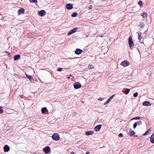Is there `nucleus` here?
<instances>
[{"instance_id": "f257e3e1", "label": "nucleus", "mask_w": 154, "mask_h": 154, "mask_svg": "<svg viewBox=\"0 0 154 154\" xmlns=\"http://www.w3.org/2000/svg\"><path fill=\"white\" fill-rule=\"evenodd\" d=\"M128 43L130 48L131 50H132L134 48V43L131 36H130L129 38Z\"/></svg>"}, {"instance_id": "f03ea898", "label": "nucleus", "mask_w": 154, "mask_h": 154, "mask_svg": "<svg viewBox=\"0 0 154 154\" xmlns=\"http://www.w3.org/2000/svg\"><path fill=\"white\" fill-rule=\"evenodd\" d=\"M52 138L54 140L58 141L60 139L59 135L57 133H54L52 136Z\"/></svg>"}, {"instance_id": "7ed1b4c3", "label": "nucleus", "mask_w": 154, "mask_h": 154, "mask_svg": "<svg viewBox=\"0 0 154 154\" xmlns=\"http://www.w3.org/2000/svg\"><path fill=\"white\" fill-rule=\"evenodd\" d=\"M50 150L51 149L49 146H47L43 149V151L45 154H48Z\"/></svg>"}, {"instance_id": "20e7f679", "label": "nucleus", "mask_w": 154, "mask_h": 154, "mask_svg": "<svg viewBox=\"0 0 154 154\" xmlns=\"http://www.w3.org/2000/svg\"><path fill=\"white\" fill-rule=\"evenodd\" d=\"M78 30V28L75 27L72 30H71L70 32H69L67 34V35H70L71 34H72L74 33H75Z\"/></svg>"}, {"instance_id": "39448f33", "label": "nucleus", "mask_w": 154, "mask_h": 154, "mask_svg": "<svg viewBox=\"0 0 154 154\" xmlns=\"http://www.w3.org/2000/svg\"><path fill=\"white\" fill-rule=\"evenodd\" d=\"M130 64V63L128 61L126 60H124L122 61L121 63V65L124 67H125L128 66Z\"/></svg>"}, {"instance_id": "423d86ee", "label": "nucleus", "mask_w": 154, "mask_h": 154, "mask_svg": "<svg viewBox=\"0 0 154 154\" xmlns=\"http://www.w3.org/2000/svg\"><path fill=\"white\" fill-rule=\"evenodd\" d=\"M24 9L23 8H20L18 11V14L19 15L24 14Z\"/></svg>"}, {"instance_id": "0eeeda50", "label": "nucleus", "mask_w": 154, "mask_h": 154, "mask_svg": "<svg viewBox=\"0 0 154 154\" xmlns=\"http://www.w3.org/2000/svg\"><path fill=\"white\" fill-rule=\"evenodd\" d=\"M66 8L68 10H70L73 8V5L72 4L68 3L66 5Z\"/></svg>"}, {"instance_id": "6e6552de", "label": "nucleus", "mask_w": 154, "mask_h": 154, "mask_svg": "<svg viewBox=\"0 0 154 154\" xmlns=\"http://www.w3.org/2000/svg\"><path fill=\"white\" fill-rule=\"evenodd\" d=\"M102 127L101 125H97L94 127V130L96 131H99L101 129Z\"/></svg>"}, {"instance_id": "1a4fd4ad", "label": "nucleus", "mask_w": 154, "mask_h": 154, "mask_svg": "<svg viewBox=\"0 0 154 154\" xmlns=\"http://www.w3.org/2000/svg\"><path fill=\"white\" fill-rule=\"evenodd\" d=\"M45 14V11L44 10H42L40 11L38 13V14L41 17H44Z\"/></svg>"}, {"instance_id": "9d476101", "label": "nucleus", "mask_w": 154, "mask_h": 154, "mask_svg": "<svg viewBox=\"0 0 154 154\" xmlns=\"http://www.w3.org/2000/svg\"><path fill=\"white\" fill-rule=\"evenodd\" d=\"M10 147L6 145L4 147V151L5 152H7L10 150Z\"/></svg>"}, {"instance_id": "9b49d317", "label": "nucleus", "mask_w": 154, "mask_h": 154, "mask_svg": "<svg viewBox=\"0 0 154 154\" xmlns=\"http://www.w3.org/2000/svg\"><path fill=\"white\" fill-rule=\"evenodd\" d=\"M151 105L150 103L147 101H144L143 103V105L147 106H150Z\"/></svg>"}, {"instance_id": "f8f14e48", "label": "nucleus", "mask_w": 154, "mask_h": 154, "mask_svg": "<svg viewBox=\"0 0 154 154\" xmlns=\"http://www.w3.org/2000/svg\"><path fill=\"white\" fill-rule=\"evenodd\" d=\"M82 51H83L82 50L78 48L75 50V53L76 54L79 55L82 53Z\"/></svg>"}, {"instance_id": "ddd939ff", "label": "nucleus", "mask_w": 154, "mask_h": 154, "mask_svg": "<svg viewBox=\"0 0 154 154\" xmlns=\"http://www.w3.org/2000/svg\"><path fill=\"white\" fill-rule=\"evenodd\" d=\"M82 85L80 84H76L74 85V87L75 89H78L81 87Z\"/></svg>"}, {"instance_id": "4468645a", "label": "nucleus", "mask_w": 154, "mask_h": 154, "mask_svg": "<svg viewBox=\"0 0 154 154\" xmlns=\"http://www.w3.org/2000/svg\"><path fill=\"white\" fill-rule=\"evenodd\" d=\"M94 132L93 131H88L86 132L85 133V134L87 136H88L89 135H92L94 134Z\"/></svg>"}, {"instance_id": "2eb2a0df", "label": "nucleus", "mask_w": 154, "mask_h": 154, "mask_svg": "<svg viewBox=\"0 0 154 154\" xmlns=\"http://www.w3.org/2000/svg\"><path fill=\"white\" fill-rule=\"evenodd\" d=\"M150 141L152 143H154V133L151 136Z\"/></svg>"}, {"instance_id": "dca6fc26", "label": "nucleus", "mask_w": 154, "mask_h": 154, "mask_svg": "<svg viewBox=\"0 0 154 154\" xmlns=\"http://www.w3.org/2000/svg\"><path fill=\"white\" fill-rule=\"evenodd\" d=\"M46 111H48L46 107H44L42 108L41 112L42 114H44Z\"/></svg>"}, {"instance_id": "f3484780", "label": "nucleus", "mask_w": 154, "mask_h": 154, "mask_svg": "<svg viewBox=\"0 0 154 154\" xmlns=\"http://www.w3.org/2000/svg\"><path fill=\"white\" fill-rule=\"evenodd\" d=\"M20 55L19 54L15 55L14 57V60L16 61L18 60L20 58Z\"/></svg>"}, {"instance_id": "a211bd4d", "label": "nucleus", "mask_w": 154, "mask_h": 154, "mask_svg": "<svg viewBox=\"0 0 154 154\" xmlns=\"http://www.w3.org/2000/svg\"><path fill=\"white\" fill-rule=\"evenodd\" d=\"M145 26L144 23L143 22H140L139 24V26L142 28H143Z\"/></svg>"}, {"instance_id": "6ab92c4d", "label": "nucleus", "mask_w": 154, "mask_h": 154, "mask_svg": "<svg viewBox=\"0 0 154 154\" xmlns=\"http://www.w3.org/2000/svg\"><path fill=\"white\" fill-rule=\"evenodd\" d=\"M130 135L131 136H132L134 135L135 134V132L134 131H133L131 130V129H130Z\"/></svg>"}, {"instance_id": "aec40b11", "label": "nucleus", "mask_w": 154, "mask_h": 154, "mask_svg": "<svg viewBox=\"0 0 154 154\" xmlns=\"http://www.w3.org/2000/svg\"><path fill=\"white\" fill-rule=\"evenodd\" d=\"M140 15L143 18L146 17L147 16L148 14L146 12H143Z\"/></svg>"}, {"instance_id": "412c9836", "label": "nucleus", "mask_w": 154, "mask_h": 154, "mask_svg": "<svg viewBox=\"0 0 154 154\" xmlns=\"http://www.w3.org/2000/svg\"><path fill=\"white\" fill-rule=\"evenodd\" d=\"M125 94H128L130 92V89H128V88H126V89H125Z\"/></svg>"}, {"instance_id": "4be33fe9", "label": "nucleus", "mask_w": 154, "mask_h": 154, "mask_svg": "<svg viewBox=\"0 0 154 154\" xmlns=\"http://www.w3.org/2000/svg\"><path fill=\"white\" fill-rule=\"evenodd\" d=\"M141 119L140 117L139 116H137L131 119V120H140Z\"/></svg>"}, {"instance_id": "5701e85b", "label": "nucleus", "mask_w": 154, "mask_h": 154, "mask_svg": "<svg viewBox=\"0 0 154 154\" xmlns=\"http://www.w3.org/2000/svg\"><path fill=\"white\" fill-rule=\"evenodd\" d=\"M151 130L150 128H149L147 131H146L143 135V136H145L149 132H150Z\"/></svg>"}, {"instance_id": "b1692460", "label": "nucleus", "mask_w": 154, "mask_h": 154, "mask_svg": "<svg viewBox=\"0 0 154 154\" xmlns=\"http://www.w3.org/2000/svg\"><path fill=\"white\" fill-rule=\"evenodd\" d=\"M78 14L77 13L74 12L71 15V16L72 17H76Z\"/></svg>"}, {"instance_id": "393cba45", "label": "nucleus", "mask_w": 154, "mask_h": 154, "mask_svg": "<svg viewBox=\"0 0 154 154\" xmlns=\"http://www.w3.org/2000/svg\"><path fill=\"white\" fill-rule=\"evenodd\" d=\"M26 75V76L27 78L29 79V80H30L32 78V76L31 75H27V74L25 73Z\"/></svg>"}, {"instance_id": "a878e982", "label": "nucleus", "mask_w": 154, "mask_h": 154, "mask_svg": "<svg viewBox=\"0 0 154 154\" xmlns=\"http://www.w3.org/2000/svg\"><path fill=\"white\" fill-rule=\"evenodd\" d=\"M88 68L90 69H92L94 68V66L92 64H90L88 65Z\"/></svg>"}, {"instance_id": "bb28decb", "label": "nucleus", "mask_w": 154, "mask_h": 154, "mask_svg": "<svg viewBox=\"0 0 154 154\" xmlns=\"http://www.w3.org/2000/svg\"><path fill=\"white\" fill-rule=\"evenodd\" d=\"M141 33H139L138 34V39L141 40V39L143 38L141 37Z\"/></svg>"}, {"instance_id": "cd10ccee", "label": "nucleus", "mask_w": 154, "mask_h": 154, "mask_svg": "<svg viewBox=\"0 0 154 154\" xmlns=\"http://www.w3.org/2000/svg\"><path fill=\"white\" fill-rule=\"evenodd\" d=\"M29 1L32 3H37V0H29Z\"/></svg>"}, {"instance_id": "c85d7f7f", "label": "nucleus", "mask_w": 154, "mask_h": 154, "mask_svg": "<svg viewBox=\"0 0 154 154\" xmlns=\"http://www.w3.org/2000/svg\"><path fill=\"white\" fill-rule=\"evenodd\" d=\"M5 52L8 54V56L9 57H11V53L9 52L5 51Z\"/></svg>"}, {"instance_id": "c756f323", "label": "nucleus", "mask_w": 154, "mask_h": 154, "mask_svg": "<svg viewBox=\"0 0 154 154\" xmlns=\"http://www.w3.org/2000/svg\"><path fill=\"white\" fill-rule=\"evenodd\" d=\"M138 95V92H137L135 93H134V94L133 96L134 97H136Z\"/></svg>"}, {"instance_id": "7c9ffc66", "label": "nucleus", "mask_w": 154, "mask_h": 154, "mask_svg": "<svg viewBox=\"0 0 154 154\" xmlns=\"http://www.w3.org/2000/svg\"><path fill=\"white\" fill-rule=\"evenodd\" d=\"M138 4L140 6H141L142 5H143V2L141 1H140L139 2H138Z\"/></svg>"}, {"instance_id": "2f4dec72", "label": "nucleus", "mask_w": 154, "mask_h": 154, "mask_svg": "<svg viewBox=\"0 0 154 154\" xmlns=\"http://www.w3.org/2000/svg\"><path fill=\"white\" fill-rule=\"evenodd\" d=\"M137 122L134 123V125H133V128H135L137 126Z\"/></svg>"}, {"instance_id": "473e14b6", "label": "nucleus", "mask_w": 154, "mask_h": 154, "mask_svg": "<svg viewBox=\"0 0 154 154\" xmlns=\"http://www.w3.org/2000/svg\"><path fill=\"white\" fill-rule=\"evenodd\" d=\"M114 97V95H112V96H110L109 98L108 99L109 100H111L113 98V97Z\"/></svg>"}, {"instance_id": "72a5a7b5", "label": "nucleus", "mask_w": 154, "mask_h": 154, "mask_svg": "<svg viewBox=\"0 0 154 154\" xmlns=\"http://www.w3.org/2000/svg\"><path fill=\"white\" fill-rule=\"evenodd\" d=\"M119 136L120 137H123V135L122 133H120L119 134Z\"/></svg>"}, {"instance_id": "f704fd0d", "label": "nucleus", "mask_w": 154, "mask_h": 154, "mask_svg": "<svg viewBox=\"0 0 154 154\" xmlns=\"http://www.w3.org/2000/svg\"><path fill=\"white\" fill-rule=\"evenodd\" d=\"M1 108L2 107L0 106V114L2 113L3 112V109Z\"/></svg>"}, {"instance_id": "c9c22d12", "label": "nucleus", "mask_w": 154, "mask_h": 154, "mask_svg": "<svg viewBox=\"0 0 154 154\" xmlns=\"http://www.w3.org/2000/svg\"><path fill=\"white\" fill-rule=\"evenodd\" d=\"M62 70V69L61 68H58L57 69V70L58 71H61Z\"/></svg>"}, {"instance_id": "e433bc0d", "label": "nucleus", "mask_w": 154, "mask_h": 154, "mask_svg": "<svg viewBox=\"0 0 154 154\" xmlns=\"http://www.w3.org/2000/svg\"><path fill=\"white\" fill-rule=\"evenodd\" d=\"M100 101H102L103 100V98L102 97H100L98 99Z\"/></svg>"}, {"instance_id": "4c0bfd02", "label": "nucleus", "mask_w": 154, "mask_h": 154, "mask_svg": "<svg viewBox=\"0 0 154 154\" xmlns=\"http://www.w3.org/2000/svg\"><path fill=\"white\" fill-rule=\"evenodd\" d=\"M92 6L91 5H90L89 7V9L91 10V9L92 8Z\"/></svg>"}, {"instance_id": "58836bf2", "label": "nucleus", "mask_w": 154, "mask_h": 154, "mask_svg": "<svg viewBox=\"0 0 154 154\" xmlns=\"http://www.w3.org/2000/svg\"><path fill=\"white\" fill-rule=\"evenodd\" d=\"M110 101V100H109V99H108V100L106 101V102L108 103H109V102Z\"/></svg>"}, {"instance_id": "ea45409f", "label": "nucleus", "mask_w": 154, "mask_h": 154, "mask_svg": "<svg viewBox=\"0 0 154 154\" xmlns=\"http://www.w3.org/2000/svg\"><path fill=\"white\" fill-rule=\"evenodd\" d=\"M23 95H20L19 96V97L20 98H23Z\"/></svg>"}, {"instance_id": "a19ab883", "label": "nucleus", "mask_w": 154, "mask_h": 154, "mask_svg": "<svg viewBox=\"0 0 154 154\" xmlns=\"http://www.w3.org/2000/svg\"><path fill=\"white\" fill-rule=\"evenodd\" d=\"M107 104H108V103L106 102L105 103H104V105H106Z\"/></svg>"}, {"instance_id": "79ce46f5", "label": "nucleus", "mask_w": 154, "mask_h": 154, "mask_svg": "<svg viewBox=\"0 0 154 154\" xmlns=\"http://www.w3.org/2000/svg\"><path fill=\"white\" fill-rule=\"evenodd\" d=\"M85 154H89V152H87Z\"/></svg>"}, {"instance_id": "37998d69", "label": "nucleus", "mask_w": 154, "mask_h": 154, "mask_svg": "<svg viewBox=\"0 0 154 154\" xmlns=\"http://www.w3.org/2000/svg\"><path fill=\"white\" fill-rule=\"evenodd\" d=\"M88 35H87L85 36L86 38L88 37Z\"/></svg>"}, {"instance_id": "c03bdc74", "label": "nucleus", "mask_w": 154, "mask_h": 154, "mask_svg": "<svg viewBox=\"0 0 154 154\" xmlns=\"http://www.w3.org/2000/svg\"><path fill=\"white\" fill-rule=\"evenodd\" d=\"M67 79H70V77L69 76V77H67Z\"/></svg>"}, {"instance_id": "a18cd8bd", "label": "nucleus", "mask_w": 154, "mask_h": 154, "mask_svg": "<svg viewBox=\"0 0 154 154\" xmlns=\"http://www.w3.org/2000/svg\"><path fill=\"white\" fill-rule=\"evenodd\" d=\"M139 123H142V122H141V121H139Z\"/></svg>"}, {"instance_id": "49530a36", "label": "nucleus", "mask_w": 154, "mask_h": 154, "mask_svg": "<svg viewBox=\"0 0 154 154\" xmlns=\"http://www.w3.org/2000/svg\"><path fill=\"white\" fill-rule=\"evenodd\" d=\"M101 37H103V35H101L100 36Z\"/></svg>"}, {"instance_id": "de8ad7c7", "label": "nucleus", "mask_w": 154, "mask_h": 154, "mask_svg": "<svg viewBox=\"0 0 154 154\" xmlns=\"http://www.w3.org/2000/svg\"><path fill=\"white\" fill-rule=\"evenodd\" d=\"M70 154H74V153H71Z\"/></svg>"}, {"instance_id": "09e8293b", "label": "nucleus", "mask_w": 154, "mask_h": 154, "mask_svg": "<svg viewBox=\"0 0 154 154\" xmlns=\"http://www.w3.org/2000/svg\"><path fill=\"white\" fill-rule=\"evenodd\" d=\"M89 1L90 2H91V0H89Z\"/></svg>"}, {"instance_id": "8fccbe9b", "label": "nucleus", "mask_w": 154, "mask_h": 154, "mask_svg": "<svg viewBox=\"0 0 154 154\" xmlns=\"http://www.w3.org/2000/svg\"><path fill=\"white\" fill-rule=\"evenodd\" d=\"M70 76H72V75H70Z\"/></svg>"}, {"instance_id": "3c124183", "label": "nucleus", "mask_w": 154, "mask_h": 154, "mask_svg": "<svg viewBox=\"0 0 154 154\" xmlns=\"http://www.w3.org/2000/svg\"><path fill=\"white\" fill-rule=\"evenodd\" d=\"M138 125H139V123H138Z\"/></svg>"}, {"instance_id": "603ef678", "label": "nucleus", "mask_w": 154, "mask_h": 154, "mask_svg": "<svg viewBox=\"0 0 154 154\" xmlns=\"http://www.w3.org/2000/svg\"><path fill=\"white\" fill-rule=\"evenodd\" d=\"M138 125H139V123H138Z\"/></svg>"}]
</instances>
